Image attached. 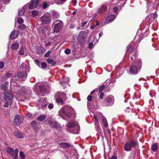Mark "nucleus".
<instances>
[{"instance_id":"obj_48","label":"nucleus","mask_w":159,"mask_h":159,"mask_svg":"<svg viewBox=\"0 0 159 159\" xmlns=\"http://www.w3.org/2000/svg\"><path fill=\"white\" fill-rule=\"evenodd\" d=\"M100 93V95L99 96V97L98 98H100L101 99H102L103 98V96L104 93L103 92H101Z\"/></svg>"},{"instance_id":"obj_7","label":"nucleus","mask_w":159,"mask_h":159,"mask_svg":"<svg viewBox=\"0 0 159 159\" xmlns=\"http://www.w3.org/2000/svg\"><path fill=\"white\" fill-rule=\"evenodd\" d=\"M17 77L18 78V80L20 81H22L25 80L27 75L26 72H18L16 74Z\"/></svg>"},{"instance_id":"obj_32","label":"nucleus","mask_w":159,"mask_h":159,"mask_svg":"<svg viewBox=\"0 0 159 159\" xmlns=\"http://www.w3.org/2000/svg\"><path fill=\"white\" fill-rule=\"evenodd\" d=\"M19 46V44L17 43H15L12 44L11 48L13 50H15L17 49Z\"/></svg>"},{"instance_id":"obj_21","label":"nucleus","mask_w":159,"mask_h":159,"mask_svg":"<svg viewBox=\"0 0 159 159\" xmlns=\"http://www.w3.org/2000/svg\"><path fill=\"white\" fill-rule=\"evenodd\" d=\"M61 25L60 23H58L54 25V30L56 32H58L61 29Z\"/></svg>"},{"instance_id":"obj_8","label":"nucleus","mask_w":159,"mask_h":159,"mask_svg":"<svg viewBox=\"0 0 159 159\" xmlns=\"http://www.w3.org/2000/svg\"><path fill=\"white\" fill-rule=\"evenodd\" d=\"M92 100H88V107L90 113L92 114V113H93V108H97L96 107H95L94 105V103Z\"/></svg>"},{"instance_id":"obj_59","label":"nucleus","mask_w":159,"mask_h":159,"mask_svg":"<svg viewBox=\"0 0 159 159\" xmlns=\"http://www.w3.org/2000/svg\"><path fill=\"white\" fill-rule=\"evenodd\" d=\"M113 10L115 13H116L118 10V8L117 7H115L113 8Z\"/></svg>"},{"instance_id":"obj_44","label":"nucleus","mask_w":159,"mask_h":159,"mask_svg":"<svg viewBox=\"0 0 159 159\" xmlns=\"http://www.w3.org/2000/svg\"><path fill=\"white\" fill-rule=\"evenodd\" d=\"M49 6L48 4L47 3V2H46L43 3V9H46Z\"/></svg>"},{"instance_id":"obj_63","label":"nucleus","mask_w":159,"mask_h":159,"mask_svg":"<svg viewBox=\"0 0 159 159\" xmlns=\"http://www.w3.org/2000/svg\"><path fill=\"white\" fill-rule=\"evenodd\" d=\"M72 3L74 5H75L77 3V1L75 0H72Z\"/></svg>"},{"instance_id":"obj_41","label":"nucleus","mask_w":159,"mask_h":159,"mask_svg":"<svg viewBox=\"0 0 159 159\" xmlns=\"http://www.w3.org/2000/svg\"><path fill=\"white\" fill-rule=\"evenodd\" d=\"M20 155L22 159H24L25 158V156L24 153L22 152H20Z\"/></svg>"},{"instance_id":"obj_64","label":"nucleus","mask_w":159,"mask_h":159,"mask_svg":"<svg viewBox=\"0 0 159 159\" xmlns=\"http://www.w3.org/2000/svg\"><path fill=\"white\" fill-rule=\"evenodd\" d=\"M110 159H117V157L115 156H112Z\"/></svg>"},{"instance_id":"obj_51","label":"nucleus","mask_w":159,"mask_h":159,"mask_svg":"<svg viewBox=\"0 0 159 159\" xmlns=\"http://www.w3.org/2000/svg\"><path fill=\"white\" fill-rule=\"evenodd\" d=\"M51 52L50 51H48L44 55L45 57H49Z\"/></svg>"},{"instance_id":"obj_3","label":"nucleus","mask_w":159,"mask_h":159,"mask_svg":"<svg viewBox=\"0 0 159 159\" xmlns=\"http://www.w3.org/2000/svg\"><path fill=\"white\" fill-rule=\"evenodd\" d=\"M73 111V109L71 107L66 106L62 107L59 111V113L60 115L63 114L66 116L69 117L71 116V113Z\"/></svg>"},{"instance_id":"obj_22","label":"nucleus","mask_w":159,"mask_h":159,"mask_svg":"<svg viewBox=\"0 0 159 159\" xmlns=\"http://www.w3.org/2000/svg\"><path fill=\"white\" fill-rule=\"evenodd\" d=\"M3 101L4 103V106L5 107H8L12 102V100H3Z\"/></svg>"},{"instance_id":"obj_52","label":"nucleus","mask_w":159,"mask_h":159,"mask_svg":"<svg viewBox=\"0 0 159 159\" xmlns=\"http://www.w3.org/2000/svg\"><path fill=\"white\" fill-rule=\"evenodd\" d=\"M35 62L39 67H40V65H41V63L39 60H36L35 61Z\"/></svg>"},{"instance_id":"obj_15","label":"nucleus","mask_w":159,"mask_h":159,"mask_svg":"<svg viewBox=\"0 0 159 159\" xmlns=\"http://www.w3.org/2000/svg\"><path fill=\"white\" fill-rule=\"evenodd\" d=\"M48 123L52 127L57 128L59 126V124L54 120L49 121Z\"/></svg>"},{"instance_id":"obj_55","label":"nucleus","mask_w":159,"mask_h":159,"mask_svg":"<svg viewBox=\"0 0 159 159\" xmlns=\"http://www.w3.org/2000/svg\"><path fill=\"white\" fill-rule=\"evenodd\" d=\"M48 107L50 109L53 108V105L52 103H50L48 105Z\"/></svg>"},{"instance_id":"obj_36","label":"nucleus","mask_w":159,"mask_h":159,"mask_svg":"<svg viewBox=\"0 0 159 159\" xmlns=\"http://www.w3.org/2000/svg\"><path fill=\"white\" fill-rule=\"evenodd\" d=\"M19 152V150L18 149L16 148L15 150V155L14 158V159H17L18 158V155Z\"/></svg>"},{"instance_id":"obj_6","label":"nucleus","mask_w":159,"mask_h":159,"mask_svg":"<svg viewBox=\"0 0 159 159\" xmlns=\"http://www.w3.org/2000/svg\"><path fill=\"white\" fill-rule=\"evenodd\" d=\"M48 13L44 14L40 18V20L43 24H46L50 22L51 17Z\"/></svg>"},{"instance_id":"obj_30","label":"nucleus","mask_w":159,"mask_h":159,"mask_svg":"<svg viewBox=\"0 0 159 159\" xmlns=\"http://www.w3.org/2000/svg\"><path fill=\"white\" fill-rule=\"evenodd\" d=\"M46 118L45 115H41L37 118V120L39 121H42L44 120Z\"/></svg>"},{"instance_id":"obj_60","label":"nucleus","mask_w":159,"mask_h":159,"mask_svg":"<svg viewBox=\"0 0 159 159\" xmlns=\"http://www.w3.org/2000/svg\"><path fill=\"white\" fill-rule=\"evenodd\" d=\"M157 17V15L156 13H155L154 14V16L153 17V19H156Z\"/></svg>"},{"instance_id":"obj_20","label":"nucleus","mask_w":159,"mask_h":159,"mask_svg":"<svg viewBox=\"0 0 159 159\" xmlns=\"http://www.w3.org/2000/svg\"><path fill=\"white\" fill-rule=\"evenodd\" d=\"M37 54H42L45 52V49L44 47H39L37 48Z\"/></svg>"},{"instance_id":"obj_19","label":"nucleus","mask_w":159,"mask_h":159,"mask_svg":"<svg viewBox=\"0 0 159 159\" xmlns=\"http://www.w3.org/2000/svg\"><path fill=\"white\" fill-rule=\"evenodd\" d=\"M41 100H39L38 102L40 103L39 107H41L42 108H44L45 107H47L48 104L47 102L45 100H44L42 102Z\"/></svg>"},{"instance_id":"obj_45","label":"nucleus","mask_w":159,"mask_h":159,"mask_svg":"<svg viewBox=\"0 0 159 159\" xmlns=\"http://www.w3.org/2000/svg\"><path fill=\"white\" fill-rule=\"evenodd\" d=\"M71 52V50L70 49L67 48L65 50V53L66 54H69Z\"/></svg>"},{"instance_id":"obj_37","label":"nucleus","mask_w":159,"mask_h":159,"mask_svg":"<svg viewBox=\"0 0 159 159\" xmlns=\"http://www.w3.org/2000/svg\"><path fill=\"white\" fill-rule=\"evenodd\" d=\"M65 100H56V102L59 105H63L64 103V101Z\"/></svg>"},{"instance_id":"obj_25","label":"nucleus","mask_w":159,"mask_h":159,"mask_svg":"<svg viewBox=\"0 0 159 159\" xmlns=\"http://www.w3.org/2000/svg\"><path fill=\"white\" fill-rule=\"evenodd\" d=\"M39 90L41 93H45L46 90V87L45 86L40 85L39 86Z\"/></svg>"},{"instance_id":"obj_39","label":"nucleus","mask_w":159,"mask_h":159,"mask_svg":"<svg viewBox=\"0 0 159 159\" xmlns=\"http://www.w3.org/2000/svg\"><path fill=\"white\" fill-rule=\"evenodd\" d=\"M32 16L33 17L36 16L38 13V12L36 10H33L32 11Z\"/></svg>"},{"instance_id":"obj_9","label":"nucleus","mask_w":159,"mask_h":159,"mask_svg":"<svg viewBox=\"0 0 159 159\" xmlns=\"http://www.w3.org/2000/svg\"><path fill=\"white\" fill-rule=\"evenodd\" d=\"M23 120L22 117L19 115H16L13 120V122L14 124L19 125L23 122Z\"/></svg>"},{"instance_id":"obj_10","label":"nucleus","mask_w":159,"mask_h":159,"mask_svg":"<svg viewBox=\"0 0 159 159\" xmlns=\"http://www.w3.org/2000/svg\"><path fill=\"white\" fill-rule=\"evenodd\" d=\"M97 91V89H95L93 90L90 93V95H89L87 98V99H96L98 98L99 95H97L95 93Z\"/></svg>"},{"instance_id":"obj_17","label":"nucleus","mask_w":159,"mask_h":159,"mask_svg":"<svg viewBox=\"0 0 159 159\" xmlns=\"http://www.w3.org/2000/svg\"><path fill=\"white\" fill-rule=\"evenodd\" d=\"M114 100H104V103L105 106H110L113 105L114 103Z\"/></svg>"},{"instance_id":"obj_46","label":"nucleus","mask_w":159,"mask_h":159,"mask_svg":"<svg viewBox=\"0 0 159 159\" xmlns=\"http://www.w3.org/2000/svg\"><path fill=\"white\" fill-rule=\"evenodd\" d=\"M137 63H138V66H139V68L140 69H141V64H142V62L141 60H138L137 61Z\"/></svg>"},{"instance_id":"obj_26","label":"nucleus","mask_w":159,"mask_h":159,"mask_svg":"<svg viewBox=\"0 0 159 159\" xmlns=\"http://www.w3.org/2000/svg\"><path fill=\"white\" fill-rule=\"evenodd\" d=\"M25 6H24L20 9V10L19 11L18 13V16H20L23 15L25 12Z\"/></svg>"},{"instance_id":"obj_11","label":"nucleus","mask_w":159,"mask_h":159,"mask_svg":"<svg viewBox=\"0 0 159 159\" xmlns=\"http://www.w3.org/2000/svg\"><path fill=\"white\" fill-rule=\"evenodd\" d=\"M39 3V0H32L29 5V9H32L35 8Z\"/></svg>"},{"instance_id":"obj_1","label":"nucleus","mask_w":159,"mask_h":159,"mask_svg":"<svg viewBox=\"0 0 159 159\" xmlns=\"http://www.w3.org/2000/svg\"><path fill=\"white\" fill-rule=\"evenodd\" d=\"M91 116L94 120V124L96 128L98 127L99 125V122L98 121V119L102 118V122L104 126L107 128L108 127V124L107 119L105 117L103 116L102 114L100 112H97L96 114L92 113V114L90 113Z\"/></svg>"},{"instance_id":"obj_34","label":"nucleus","mask_w":159,"mask_h":159,"mask_svg":"<svg viewBox=\"0 0 159 159\" xmlns=\"http://www.w3.org/2000/svg\"><path fill=\"white\" fill-rule=\"evenodd\" d=\"M133 49L132 47V46L130 45H128L127 47V51L130 53V54H131L132 52H133Z\"/></svg>"},{"instance_id":"obj_31","label":"nucleus","mask_w":159,"mask_h":159,"mask_svg":"<svg viewBox=\"0 0 159 159\" xmlns=\"http://www.w3.org/2000/svg\"><path fill=\"white\" fill-rule=\"evenodd\" d=\"M47 61L48 63L52 64V66H55L56 63V61H55L53 59L50 58L47 59Z\"/></svg>"},{"instance_id":"obj_33","label":"nucleus","mask_w":159,"mask_h":159,"mask_svg":"<svg viewBox=\"0 0 159 159\" xmlns=\"http://www.w3.org/2000/svg\"><path fill=\"white\" fill-rule=\"evenodd\" d=\"M18 80V78L17 77V75L15 74V76L13 77L11 80V84H13V85H15L14 84H13V82H16L15 81Z\"/></svg>"},{"instance_id":"obj_56","label":"nucleus","mask_w":159,"mask_h":159,"mask_svg":"<svg viewBox=\"0 0 159 159\" xmlns=\"http://www.w3.org/2000/svg\"><path fill=\"white\" fill-rule=\"evenodd\" d=\"M26 66V65L25 64L22 63L21 65L20 69H23Z\"/></svg>"},{"instance_id":"obj_47","label":"nucleus","mask_w":159,"mask_h":159,"mask_svg":"<svg viewBox=\"0 0 159 159\" xmlns=\"http://www.w3.org/2000/svg\"><path fill=\"white\" fill-rule=\"evenodd\" d=\"M17 21L18 24H21L23 22V20L22 18H19L18 19Z\"/></svg>"},{"instance_id":"obj_24","label":"nucleus","mask_w":159,"mask_h":159,"mask_svg":"<svg viewBox=\"0 0 159 159\" xmlns=\"http://www.w3.org/2000/svg\"><path fill=\"white\" fill-rule=\"evenodd\" d=\"M158 146L157 143H154L153 144L151 147V150L153 152H156L158 149Z\"/></svg>"},{"instance_id":"obj_57","label":"nucleus","mask_w":159,"mask_h":159,"mask_svg":"<svg viewBox=\"0 0 159 159\" xmlns=\"http://www.w3.org/2000/svg\"><path fill=\"white\" fill-rule=\"evenodd\" d=\"M6 75L7 77L10 78V77H11L12 76V75L11 73H7L6 74Z\"/></svg>"},{"instance_id":"obj_29","label":"nucleus","mask_w":159,"mask_h":159,"mask_svg":"<svg viewBox=\"0 0 159 159\" xmlns=\"http://www.w3.org/2000/svg\"><path fill=\"white\" fill-rule=\"evenodd\" d=\"M107 9L106 7L105 6L102 5L101 6L98 10V12L99 13L101 12H105Z\"/></svg>"},{"instance_id":"obj_62","label":"nucleus","mask_w":159,"mask_h":159,"mask_svg":"<svg viewBox=\"0 0 159 159\" xmlns=\"http://www.w3.org/2000/svg\"><path fill=\"white\" fill-rule=\"evenodd\" d=\"M25 68V71H26V72H27L29 71V67L28 66H27L26 65Z\"/></svg>"},{"instance_id":"obj_27","label":"nucleus","mask_w":159,"mask_h":159,"mask_svg":"<svg viewBox=\"0 0 159 159\" xmlns=\"http://www.w3.org/2000/svg\"><path fill=\"white\" fill-rule=\"evenodd\" d=\"M59 144L63 148H68L70 146V144L65 143H59Z\"/></svg>"},{"instance_id":"obj_28","label":"nucleus","mask_w":159,"mask_h":159,"mask_svg":"<svg viewBox=\"0 0 159 159\" xmlns=\"http://www.w3.org/2000/svg\"><path fill=\"white\" fill-rule=\"evenodd\" d=\"M7 151L11 156H13L14 155V150L13 148H8L7 149Z\"/></svg>"},{"instance_id":"obj_58","label":"nucleus","mask_w":159,"mask_h":159,"mask_svg":"<svg viewBox=\"0 0 159 159\" xmlns=\"http://www.w3.org/2000/svg\"><path fill=\"white\" fill-rule=\"evenodd\" d=\"M93 46V43H90L89 44V49H91Z\"/></svg>"},{"instance_id":"obj_40","label":"nucleus","mask_w":159,"mask_h":159,"mask_svg":"<svg viewBox=\"0 0 159 159\" xmlns=\"http://www.w3.org/2000/svg\"><path fill=\"white\" fill-rule=\"evenodd\" d=\"M105 86H106L105 85H103L101 86L99 88V93H100L101 92H102V91L103 90V89H104Z\"/></svg>"},{"instance_id":"obj_2","label":"nucleus","mask_w":159,"mask_h":159,"mask_svg":"<svg viewBox=\"0 0 159 159\" xmlns=\"http://www.w3.org/2000/svg\"><path fill=\"white\" fill-rule=\"evenodd\" d=\"M67 125L68 128L67 129V130L68 132L74 134L79 133V126L75 122L70 121L68 123Z\"/></svg>"},{"instance_id":"obj_14","label":"nucleus","mask_w":159,"mask_h":159,"mask_svg":"<svg viewBox=\"0 0 159 159\" xmlns=\"http://www.w3.org/2000/svg\"><path fill=\"white\" fill-rule=\"evenodd\" d=\"M129 71L130 73L135 74L138 73V69L135 65H133L130 67Z\"/></svg>"},{"instance_id":"obj_16","label":"nucleus","mask_w":159,"mask_h":159,"mask_svg":"<svg viewBox=\"0 0 159 159\" xmlns=\"http://www.w3.org/2000/svg\"><path fill=\"white\" fill-rule=\"evenodd\" d=\"M18 35V31L17 30H14L13 31L11 34L10 37L11 39H14L17 37Z\"/></svg>"},{"instance_id":"obj_43","label":"nucleus","mask_w":159,"mask_h":159,"mask_svg":"<svg viewBox=\"0 0 159 159\" xmlns=\"http://www.w3.org/2000/svg\"><path fill=\"white\" fill-rule=\"evenodd\" d=\"M19 53L21 55H23L24 53V48L23 47H21L19 51Z\"/></svg>"},{"instance_id":"obj_61","label":"nucleus","mask_w":159,"mask_h":159,"mask_svg":"<svg viewBox=\"0 0 159 159\" xmlns=\"http://www.w3.org/2000/svg\"><path fill=\"white\" fill-rule=\"evenodd\" d=\"M107 99H114V97L112 95L109 96L107 98Z\"/></svg>"},{"instance_id":"obj_49","label":"nucleus","mask_w":159,"mask_h":159,"mask_svg":"<svg viewBox=\"0 0 159 159\" xmlns=\"http://www.w3.org/2000/svg\"><path fill=\"white\" fill-rule=\"evenodd\" d=\"M132 55V56L134 57V58H135L137 56V53L135 51H133L132 53L131 54Z\"/></svg>"},{"instance_id":"obj_35","label":"nucleus","mask_w":159,"mask_h":159,"mask_svg":"<svg viewBox=\"0 0 159 159\" xmlns=\"http://www.w3.org/2000/svg\"><path fill=\"white\" fill-rule=\"evenodd\" d=\"M7 83V81L5 82V84H3L1 85V87L2 90H4V91H5L6 90H7V87L6 85V84ZM7 84H8V83Z\"/></svg>"},{"instance_id":"obj_4","label":"nucleus","mask_w":159,"mask_h":159,"mask_svg":"<svg viewBox=\"0 0 159 159\" xmlns=\"http://www.w3.org/2000/svg\"><path fill=\"white\" fill-rule=\"evenodd\" d=\"M87 36V33L85 31H82L79 33L78 40L81 46H83L85 43V39L86 38Z\"/></svg>"},{"instance_id":"obj_53","label":"nucleus","mask_w":159,"mask_h":159,"mask_svg":"<svg viewBox=\"0 0 159 159\" xmlns=\"http://www.w3.org/2000/svg\"><path fill=\"white\" fill-rule=\"evenodd\" d=\"M4 66V64L2 62L0 61V68H2Z\"/></svg>"},{"instance_id":"obj_50","label":"nucleus","mask_w":159,"mask_h":159,"mask_svg":"<svg viewBox=\"0 0 159 159\" xmlns=\"http://www.w3.org/2000/svg\"><path fill=\"white\" fill-rule=\"evenodd\" d=\"M31 125L33 127H35L36 125V122L35 121H33L31 122Z\"/></svg>"},{"instance_id":"obj_23","label":"nucleus","mask_w":159,"mask_h":159,"mask_svg":"<svg viewBox=\"0 0 159 159\" xmlns=\"http://www.w3.org/2000/svg\"><path fill=\"white\" fill-rule=\"evenodd\" d=\"M14 134L15 136L19 138H22L23 137V134L19 131H15Z\"/></svg>"},{"instance_id":"obj_12","label":"nucleus","mask_w":159,"mask_h":159,"mask_svg":"<svg viewBox=\"0 0 159 159\" xmlns=\"http://www.w3.org/2000/svg\"><path fill=\"white\" fill-rule=\"evenodd\" d=\"M56 99H65L66 98H69L66 97L65 94L62 93L58 92L56 95Z\"/></svg>"},{"instance_id":"obj_38","label":"nucleus","mask_w":159,"mask_h":159,"mask_svg":"<svg viewBox=\"0 0 159 159\" xmlns=\"http://www.w3.org/2000/svg\"><path fill=\"white\" fill-rule=\"evenodd\" d=\"M47 66V64L45 62H42L41 64L40 67L43 69H45Z\"/></svg>"},{"instance_id":"obj_18","label":"nucleus","mask_w":159,"mask_h":159,"mask_svg":"<svg viewBox=\"0 0 159 159\" xmlns=\"http://www.w3.org/2000/svg\"><path fill=\"white\" fill-rule=\"evenodd\" d=\"M116 18L115 15H109L106 18V21L107 22H110L113 21Z\"/></svg>"},{"instance_id":"obj_5","label":"nucleus","mask_w":159,"mask_h":159,"mask_svg":"<svg viewBox=\"0 0 159 159\" xmlns=\"http://www.w3.org/2000/svg\"><path fill=\"white\" fill-rule=\"evenodd\" d=\"M137 145V142L134 141H130L125 144L124 146L125 150L129 151L131 150L132 148L134 147Z\"/></svg>"},{"instance_id":"obj_54","label":"nucleus","mask_w":159,"mask_h":159,"mask_svg":"<svg viewBox=\"0 0 159 159\" xmlns=\"http://www.w3.org/2000/svg\"><path fill=\"white\" fill-rule=\"evenodd\" d=\"M97 14H95L93 16V18L90 21L91 22H92L93 21H94L95 19L97 18Z\"/></svg>"},{"instance_id":"obj_42","label":"nucleus","mask_w":159,"mask_h":159,"mask_svg":"<svg viewBox=\"0 0 159 159\" xmlns=\"http://www.w3.org/2000/svg\"><path fill=\"white\" fill-rule=\"evenodd\" d=\"M18 28L22 30H24L26 28V26L24 24H21L18 26Z\"/></svg>"},{"instance_id":"obj_13","label":"nucleus","mask_w":159,"mask_h":159,"mask_svg":"<svg viewBox=\"0 0 159 159\" xmlns=\"http://www.w3.org/2000/svg\"><path fill=\"white\" fill-rule=\"evenodd\" d=\"M4 95L6 98L4 99H12L13 98L11 93L9 92L8 90H6L4 91Z\"/></svg>"}]
</instances>
